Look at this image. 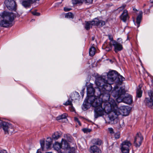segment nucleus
<instances>
[{
  "label": "nucleus",
  "mask_w": 153,
  "mask_h": 153,
  "mask_svg": "<svg viewBox=\"0 0 153 153\" xmlns=\"http://www.w3.org/2000/svg\"><path fill=\"white\" fill-rule=\"evenodd\" d=\"M95 83L98 88L96 89V91H98L95 96L99 97L102 101L105 102H109L112 99L110 98V91L111 90V85L108 83L106 84L103 79H97L95 81Z\"/></svg>",
  "instance_id": "f257e3e1"
},
{
  "label": "nucleus",
  "mask_w": 153,
  "mask_h": 153,
  "mask_svg": "<svg viewBox=\"0 0 153 153\" xmlns=\"http://www.w3.org/2000/svg\"><path fill=\"white\" fill-rule=\"evenodd\" d=\"M0 26L3 27L11 26L13 20L14 15L12 13L4 11L0 14Z\"/></svg>",
  "instance_id": "f03ea898"
},
{
  "label": "nucleus",
  "mask_w": 153,
  "mask_h": 153,
  "mask_svg": "<svg viewBox=\"0 0 153 153\" xmlns=\"http://www.w3.org/2000/svg\"><path fill=\"white\" fill-rule=\"evenodd\" d=\"M108 80H105L104 79L99 77L98 79H101L104 80V82L106 84L108 83L111 85V82H113L114 80L116 81L118 85H120L123 81L125 79L121 75L119 74L117 72L115 71H110L107 74Z\"/></svg>",
  "instance_id": "7ed1b4c3"
},
{
  "label": "nucleus",
  "mask_w": 153,
  "mask_h": 153,
  "mask_svg": "<svg viewBox=\"0 0 153 153\" xmlns=\"http://www.w3.org/2000/svg\"><path fill=\"white\" fill-rule=\"evenodd\" d=\"M104 106V112L106 114L114 113L115 115H119L117 112L118 107L114 100L111 99L109 102H105Z\"/></svg>",
  "instance_id": "20e7f679"
},
{
  "label": "nucleus",
  "mask_w": 153,
  "mask_h": 153,
  "mask_svg": "<svg viewBox=\"0 0 153 153\" xmlns=\"http://www.w3.org/2000/svg\"><path fill=\"white\" fill-rule=\"evenodd\" d=\"M125 93L124 89L122 88H119L118 86L116 85L114 87V90L112 92L113 95L115 97H117L116 99V100L118 103H120L123 101V97H122V95Z\"/></svg>",
  "instance_id": "39448f33"
},
{
  "label": "nucleus",
  "mask_w": 153,
  "mask_h": 153,
  "mask_svg": "<svg viewBox=\"0 0 153 153\" xmlns=\"http://www.w3.org/2000/svg\"><path fill=\"white\" fill-rule=\"evenodd\" d=\"M1 126L5 134H9L13 132L14 127L12 124L0 119V128Z\"/></svg>",
  "instance_id": "423d86ee"
},
{
  "label": "nucleus",
  "mask_w": 153,
  "mask_h": 153,
  "mask_svg": "<svg viewBox=\"0 0 153 153\" xmlns=\"http://www.w3.org/2000/svg\"><path fill=\"white\" fill-rule=\"evenodd\" d=\"M90 105L95 108L102 105V101L97 96H92L88 98Z\"/></svg>",
  "instance_id": "0eeeda50"
},
{
  "label": "nucleus",
  "mask_w": 153,
  "mask_h": 153,
  "mask_svg": "<svg viewBox=\"0 0 153 153\" xmlns=\"http://www.w3.org/2000/svg\"><path fill=\"white\" fill-rule=\"evenodd\" d=\"M52 139L51 137L47 138L46 141L45 145V140L42 139L40 140V144L42 150H44L45 149L49 148L52 144Z\"/></svg>",
  "instance_id": "6e6552de"
},
{
  "label": "nucleus",
  "mask_w": 153,
  "mask_h": 153,
  "mask_svg": "<svg viewBox=\"0 0 153 153\" xmlns=\"http://www.w3.org/2000/svg\"><path fill=\"white\" fill-rule=\"evenodd\" d=\"M103 116L106 123L109 124H115L117 123L118 121V115H105Z\"/></svg>",
  "instance_id": "1a4fd4ad"
},
{
  "label": "nucleus",
  "mask_w": 153,
  "mask_h": 153,
  "mask_svg": "<svg viewBox=\"0 0 153 153\" xmlns=\"http://www.w3.org/2000/svg\"><path fill=\"white\" fill-rule=\"evenodd\" d=\"M131 144L128 140H126L123 141L121 144V149L123 153H129V148Z\"/></svg>",
  "instance_id": "9d476101"
},
{
  "label": "nucleus",
  "mask_w": 153,
  "mask_h": 153,
  "mask_svg": "<svg viewBox=\"0 0 153 153\" xmlns=\"http://www.w3.org/2000/svg\"><path fill=\"white\" fill-rule=\"evenodd\" d=\"M61 146L62 149L66 150V152L71 153L74 151V148L73 147L71 149L67 141L65 140L62 139Z\"/></svg>",
  "instance_id": "9b49d317"
},
{
  "label": "nucleus",
  "mask_w": 153,
  "mask_h": 153,
  "mask_svg": "<svg viewBox=\"0 0 153 153\" xmlns=\"http://www.w3.org/2000/svg\"><path fill=\"white\" fill-rule=\"evenodd\" d=\"M118 109L117 112L119 115H127L129 114L131 108L128 106H122Z\"/></svg>",
  "instance_id": "f8f14e48"
},
{
  "label": "nucleus",
  "mask_w": 153,
  "mask_h": 153,
  "mask_svg": "<svg viewBox=\"0 0 153 153\" xmlns=\"http://www.w3.org/2000/svg\"><path fill=\"white\" fill-rule=\"evenodd\" d=\"M5 4L7 7L11 10H15L16 4L14 0H6L5 1Z\"/></svg>",
  "instance_id": "ddd939ff"
},
{
  "label": "nucleus",
  "mask_w": 153,
  "mask_h": 153,
  "mask_svg": "<svg viewBox=\"0 0 153 153\" xmlns=\"http://www.w3.org/2000/svg\"><path fill=\"white\" fill-rule=\"evenodd\" d=\"M143 137L140 132L137 133L135 138L134 143L137 147H139L141 145L143 140Z\"/></svg>",
  "instance_id": "4468645a"
},
{
  "label": "nucleus",
  "mask_w": 153,
  "mask_h": 153,
  "mask_svg": "<svg viewBox=\"0 0 153 153\" xmlns=\"http://www.w3.org/2000/svg\"><path fill=\"white\" fill-rule=\"evenodd\" d=\"M87 97L89 98V97L92 96H93L94 95L95 96V94H97L98 92H95V90L93 87V84L90 83L89 85H88L87 86Z\"/></svg>",
  "instance_id": "2eb2a0df"
},
{
  "label": "nucleus",
  "mask_w": 153,
  "mask_h": 153,
  "mask_svg": "<svg viewBox=\"0 0 153 153\" xmlns=\"http://www.w3.org/2000/svg\"><path fill=\"white\" fill-rule=\"evenodd\" d=\"M91 25H96L102 27L105 25V21L102 20H100L97 18L94 19L92 21H91Z\"/></svg>",
  "instance_id": "dca6fc26"
},
{
  "label": "nucleus",
  "mask_w": 153,
  "mask_h": 153,
  "mask_svg": "<svg viewBox=\"0 0 153 153\" xmlns=\"http://www.w3.org/2000/svg\"><path fill=\"white\" fill-rule=\"evenodd\" d=\"M112 43V45L114 47V51L116 53L123 49V48L122 45L116 41L113 40Z\"/></svg>",
  "instance_id": "f3484780"
},
{
  "label": "nucleus",
  "mask_w": 153,
  "mask_h": 153,
  "mask_svg": "<svg viewBox=\"0 0 153 153\" xmlns=\"http://www.w3.org/2000/svg\"><path fill=\"white\" fill-rule=\"evenodd\" d=\"M120 19L123 22H125L127 20L129 19L128 11L126 10H124L121 15L120 16Z\"/></svg>",
  "instance_id": "a211bd4d"
},
{
  "label": "nucleus",
  "mask_w": 153,
  "mask_h": 153,
  "mask_svg": "<svg viewBox=\"0 0 153 153\" xmlns=\"http://www.w3.org/2000/svg\"><path fill=\"white\" fill-rule=\"evenodd\" d=\"M94 111L95 115H104V110L102 105L97 107L94 108Z\"/></svg>",
  "instance_id": "6ab92c4d"
},
{
  "label": "nucleus",
  "mask_w": 153,
  "mask_h": 153,
  "mask_svg": "<svg viewBox=\"0 0 153 153\" xmlns=\"http://www.w3.org/2000/svg\"><path fill=\"white\" fill-rule=\"evenodd\" d=\"M144 101L146 106L151 108H153V99L146 98Z\"/></svg>",
  "instance_id": "aec40b11"
},
{
  "label": "nucleus",
  "mask_w": 153,
  "mask_h": 153,
  "mask_svg": "<svg viewBox=\"0 0 153 153\" xmlns=\"http://www.w3.org/2000/svg\"><path fill=\"white\" fill-rule=\"evenodd\" d=\"M90 152L93 153H101V150L97 147V146L94 145L91 147Z\"/></svg>",
  "instance_id": "412c9836"
},
{
  "label": "nucleus",
  "mask_w": 153,
  "mask_h": 153,
  "mask_svg": "<svg viewBox=\"0 0 153 153\" xmlns=\"http://www.w3.org/2000/svg\"><path fill=\"white\" fill-rule=\"evenodd\" d=\"M132 102V98L131 95H127L123 98V102L126 104H131Z\"/></svg>",
  "instance_id": "4be33fe9"
},
{
  "label": "nucleus",
  "mask_w": 153,
  "mask_h": 153,
  "mask_svg": "<svg viewBox=\"0 0 153 153\" xmlns=\"http://www.w3.org/2000/svg\"><path fill=\"white\" fill-rule=\"evenodd\" d=\"M90 105L88 99V98L86 99L83 104L82 107V109L84 111L87 110L89 108V106Z\"/></svg>",
  "instance_id": "5701e85b"
},
{
  "label": "nucleus",
  "mask_w": 153,
  "mask_h": 153,
  "mask_svg": "<svg viewBox=\"0 0 153 153\" xmlns=\"http://www.w3.org/2000/svg\"><path fill=\"white\" fill-rule=\"evenodd\" d=\"M94 46V44H92V46L89 49V53L90 56H93L95 53L96 50Z\"/></svg>",
  "instance_id": "b1692460"
},
{
  "label": "nucleus",
  "mask_w": 153,
  "mask_h": 153,
  "mask_svg": "<svg viewBox=\"0 0 153 153\" xmlns=\"http://www.w3.org/2000/svg\"><path fill=\"white\" fill-rule=\"evenodd\" d=\"M79 97V93L77 92H75L71 94L70 97L72 100H75L78 99Z\"/></svg>",
  "instance_id": "393cba45"
},
{
  "label": "nucleus",
  "mask_w": 153,
  "mask_h": 153,
  "mask_svg": "<svg viewBox=\"0 0 153 153\" xmlns=\"http://www.w3.org/2000/svg\"><path fill=\"white\" fill-rule=\"evenodd\" d=\"M72 101L73 100H71V99H69L67 101L63 104L64 105H71V108L70 109V110L72 111H73L74 110V108L73 107L72 103Z\"/></svg>",
  "instance_id": "a878e982"
},
{
  "label": "nucleus",
  "mask_w": 153,
  "mask_h": 153,
  "mask_svg": "<svg viewBox=\"0 0 153 153\" xmlns=\"http://www.w3.org/2000/svg\"><path fill=\"white\" fill-rule=\"evenodd\" d=\"M91 142L93 144L98 145H101L102 143V140L98 138L93 139Z\"/></svg>",
  "instance_id": "bb28decb"
},
{
  "label": "nucleus",
  "mask_w": 153,
  "mask_h": 153,
  "mask_svg": "<svg viewBox=\"0 0 153 153\" xmlns=\"http://www.w3.org/2000/svg\"><path fill=\"white\" fill-rule=\"evenodd\" d=\"M61 135V132H60L56 131L52 135L53 139L55 140H57L60 137Z\"/></svg>",
  "instance_id": "cd10ccee"
},
{
  "label": "nucleus",
  "mask_w": 153,
  "mask_h": 153,
  "mask_svg": "<svg viewBox=\"0 0 153 153\" xmlns=\"http://www.w3.org/2000/svg\"><path fill=\"white\" fill-rule=\"evenodd\" d=\"M142 87V85H140L138 86L137 91V96L138 97H140L142 96V92L141 90V88Z\"/></svg>",
  "instance_id": "c85d7f7f"
},
{
  "label": "nucleus",
  "mask_w": 153,
  "mask_h": 153,
  "mask_svg": "<svg viewBox=\"0 0 153 153\" xmlns=\"http://www.w3.org/2000/svg\"><path fill=\"white\" fill-rule=\"evenodd\" d=\"M31 3H32L31 2L27 1L24 0L22 2V5L25 8H27L30 6Z\"/></svg>",
  "instance_id": "c756f323"
},
{
  "label": "nucleus",
  "mask_w": 153,
  "mask_h": 153,
  "mask_svg": "<svg viewBox=\"0 0 153 153\" xmlns=\"http://www.w3.org/2000/svg\"><path fill=\"white\" fill-rule=\"evenodd\" d=\"M53 147L55 150L58 151L62 148L61 144L58 142H56L53 145Z\"/></svg>",
  "instance_id": "7c9ffc66"
},
{
  "label": "nucleus",
  "mask_w": 153,
  "mask_h": 153,
  "mask_svg": "<svg viewBox=\"0 0 153 153\" xmlns=\"http://www.w3.org/2000/svg\"><path fill=\"white\" fill-rule=\"evenodd\" d=\"M85 28L87 30H88L90 28H91L92 25H91V21L85 22Z\"/></svg>",
  "instance_id": "2f4dec72"
},
{
  "label": "nucleus",
  "mask_w": 153,
  "mask_h": 153,
  "mask_svg": "<svg viewBox=\"0 0 153 153\" xmlns=\"http://www.w3.org/2000/svg\"><path fill=\"white\" fill-rule=\"evenodd\" d=\"M142 15L140 14L139 15L136 19V22L137 24V27H138L140 26V24L142 19Z\"/></svg>",
  "instance_id": "473e14b6"
},
{
  "label": "nucleus",
  "mask_w": 153,
  "mask_h": 153,
  "mask_svg": "<svg viewBox=\"0 0 153 153\" xmlns=\"http://www.w3.org/2000/svg\"><path fill=\"white\" fill-rule=\"evenodd\" d=\"M66 115H59L56 117V120H64L65 121V122L66 120H67L66 119Z\"/></svg>",
  "instance_id": "72a5a7b5"
},
{
  "label": "nucleus",
  "mask_w": 153,
  "mask_h": 153,
  "mask_svg": "<svg viewBox=\"0 0 153 153\" xmlns=\"http://www.w3.org/2000/svg\"><path fill=\"white\" fill-rule=\"evenodd\" d=\"M72 1L73 3L74 4L82 3L84 1L87 3L86 0H72Z\"/></svg>",
  "instance_id": "f704fd0d"
},
{
  "label": "nucleus",
  "mask_w": 153,
  "mask_h": 153,
  "mask_svg": "<svg viewBox=\"0 0 153 153\" xmlns=\"http://www.w3.org/2000/svg\"><path fill=\"white\" fill-rule=\"evenodd\" d=\"M64 138L66 139L65 140L67 141V140L69 142H70L72 140V137L69 134H66L64 136Z\"/></svg>",
  "instance_id": "c9c22d12"
},
{
  "label": "nucleus",
  "mask_w": 153,
  "mask_h": 153,
  "mask_svg": "<svg viewBox=\"0 0 153 153\" xmlns=\"http://www.w3.org/2000/svg\"><path fill=\"white\" fill-rule=\"evenodd\" d=\"M114 137L116 139H118L120 137V133L119 132H117L114 134Z\"/></svg>",
  "instance_id": "e433bc0d"
},
{
  "label": "nucleus",
  "mask_w": 153,
  "mask_h": 153,
  "mask_svg": "<svg viewBox=\"0 0 153 153\" xmlns=\"http://www.w3.org/2000/svg\"><path fill=\"white\" fill-rule=\"evenodd\" d=\"M65 17L68 18H73V14L69 12L66 14Z\"/></svg>",
  "instance_id": "4c0bfd02"
},
{
  "label": "nucleus",
  "mask_w": 153,
  "mask_h": 153,
  "mask_svg": "<svg viewBox=\"0 0 153 153\" xmlns=\"http://www.w3.org/2000/svg\"><path fill=\"white\" fill-rule=\"evenodd\" d=\"M119 126H118V128L120 129V128H122L124 126V123L123 120H120V122Z\"/></svg>",
  "instance_id": "58836bf2"
},
{
  "label": "nucleus",
  "mask_w": 153,
  "mask_h": 153,
  "mask_svg": "<svg viewBox=\"0 0 153 153\" xmlns=\"http://www.w3.org/2000/svg\"><path fill=\"white\" fill-rule=\"evenodd\" d=\"M148 93L150 97V99H153V91L152 90H149L148 91Z\"/></svg>",
  "instance_id": "ea45409f"
},
{
  "label": "nucleus",
  "mask_w": 153,
  "mask_h": 153,
  "mask_svg": "<svg viewBox=\"0 0 153 153\" xmlns=\"http://www.w3.org/2000/svg\"><path fill=\"white\" fill-rule=\"evenodd\" d=\"M82 131L84 133H88L90 132L91 130L87 128H84L82 129Z\"/></svg>",
  "instance_id": "a19ab883"
},
{
  "label": "nucleus",
  "mask_w": 153,
  "mask_h": 153,
  "mask_svg": "<svg viewBox=\"0 0 153 153\" xmlns=\"http://www.w3.org/2000/svg\"><path fill=\"white\" fill-rule=\"evenodd\" d=\"M108 131L111 135L113 134L114 132L113 128H108Z\"/></svg>",
  "instance_id": "79ce46f5"
},
{
  "label": "nucleus",
  "mask_w": 153,
  "mask_h": 153,
  "mask_svg": "<svg viewBox=\"0 0 153 153\" xmlns=\"http://www.w3.org/2000/svg\"><path fill=\"white\" fill-rule=\"evenodd\" d=\"M74 120L75 122H77L78 123V124L80 126L81 125V124L80 123V121L79 120L78 118H77L76 117H74Z\"/></svg>",
  "instance_id": "37998d69"
},
{
  "label": "nucleus",
  "mask_w": 153,
  "mask_h": 153,
  "mask_svg": "<svg viewBox=\"0 0 153 153\" xmlns=\"http://www.w3.org/2000/svg\"><path fill=\"white\" fill-rule=\"evenodd\" d=\"M32 14L34 16H39L40 15V13H39L37 12L36 11H33L32 12Z\"/></svg>",
  "instance_id": "c03bdc74"
},
{
  "label": "nucleus",
  "mask_w": 153,
  "mask_h": 153,
  "mask_svg": "<svg viewBox=\"0 0 153 153\" xmlns=\"http://www.w3.org/2000/svg\"><path fill=\"white\" fill-rule=\"evenodd\" d=\"M126 6V5H123L121 7H119L118 9L120 11H121L123 10L125 8V7Z\"/></svg>",
  "instance_id": "a18cd8bd"
},
{
  "label": "nucleus",
  "mask_w": 153,
  "mask_h": 153,
  "mask_svg": "<svg viewBox=\"0 0 153 153\" xmlns=\"http://www.w3.org/2000/svg\"><path fill=\"white\" fill-rule=\"evenodd\" d=\"M105 50L106 51H109L111 50V45L110 47H106L105 48Z\"/></svg>",
  "instance_id": "49530a36"
},
{
  "label": "nucleus",
  "mask_w": 153,
  "mask_h": 153,
  "mask_svg": "<svg viewBox=\"0 0 153 153\" xmlns=\"http://www.w3.org/2000/svg\"><path fill=\"white\" fill-rule=\"evenodd\" d=\"M71 10V9L68 8L66 7L64 8V10L65 11H70Z\"/></svg>",
  "instance_id": "de8ad7c7"
},
{
  "label": "nucleus",
  "mask_w": 153,
  "mask_h": 153,
  "mask_svg": "<svg viewBox=\"0 0 153 153\" xmlns=\"http://www.w3.org/2000/svg\"><path fill=\"white\" fill-rule=\"evenodd\" d=\"M87 3H91L93 1V0H86Z\"/></svg>",
  "instance_id": "09e8293b"
},
{
  "label": "nucleus",
  "mask_w": 153,
  "mask_h": 153,
  "mask_svg": "<svg viewBox=\"0 0 153 153\" xmlns=\"http://www.w3.org/2000/svg\"><path fill=\"white\" fill-rule=\"evenodd\" d=\"M30 1L32 3H33L36 1H39V0H28Z\"/></svg>",
  "instance_id": "8fccbe9b"
},
{
  "label": "nucleus",
  "mask_w": 153,
  "mask_h": 153,
  "mask_svg": "<svg viewBox=\"0 0 153 153\" xmlns=\"http://www.w3.org/2000/svg\"><path fill=\"white\" fill-rule=\"evenodd\" d=\"M36 153H42L41 150L40 149H38L37 150Z\"/></svg>",
  "instance_id": "3c124183"
},
{
  "label": "nucleus",
  "mask_w": 153,
  "mask_h": 153,
  "mask_svg": "<svg viewBox=\"0 0 153 153\" xmlns=\"http://www.w3.org/2000/svg\"><path fill=\"white\" fill-rule=\"evenodd\" d=\"M104 115H95V118H97L98 117L101 116H104Z\"/></svg>",
  "instance_id": "603ef678"
},
{
  "label": "nucleus",
  "mask_w": 153,
  "mask_h": 153,
  "mask_svg": "<svg viewBox=\"0 0 153 153\" xmlns=\"http://www.w3.org/2000/svg\"><path fill=\"white\" fill-rule=\"evenodd\" d=\"M0 153H7V152L3 150H0Z\"/></svg>",
  "instance_id": "864d4df0"
},
{
  "label": "nucleus",
  "mask_w": 153,
  "mask_h": 153,
  "mask_svg": "<svg viewBox=\"0 0 153 153\" xmlns=\"http://www.w3.org/2000/svg\"><path fill=\"white\" fill-rule=\"evenodd\" d=\"M95 39V37H93L92 38V41H94Z\"/></svg>",
  "instance_id": "5fc2aeb1"
},
{
  "label": "nucleus",
  "mask_w": 153,
  "mask_h": 153,
  "mask_svg": "<svg viewBox=\"0 0 153 153\" xmlns=\"http://www.w3.org/2000/svg\"><path fill=\"white\" fill-rule=\"evenodd\" d=\"M150 1L151 3H153V0H150Z\"/></svg>",
  "instance_id": "6e6d98bb"
},
{
  "label": "nucleus",
  "mask_w": 153,
  "mask_h": 153,
  "mask_svg": "<svg viewBox=\"0 0 153 153\" xmlns=\"http://www.w3.org/2000/svg\"><path fill=\"white\" fill-rule=\"evenodd\" d=\"M110 39L111 41H112V38H110Z\"/></svg>",
  "instance_id": "4d7b16f0"
},
{
  "label": "nucleus",
  "mask_w": 153,
  "mask_h": 153,
  "mask_svg": "<svg viewBox=\"0 0 153 153\" xmlns=\"http://www.w3.org/2000/svg\"><path fill=\"white\" fill-rule=\"evenodd\" d=\"M46 153H52L51 152H47Z\"/></svg>",
  "instance_id": "13d9d810"
},
{
  "label": "nucleus",
  "mask_w": 153,
  "mask_h": 153,
  "mask_svg": "<svg viewBox=\"0 0 153 153\" xmlns=\"http://www.w3.org/2000/svg\"><path fill=\"white\" fill-rule=\"evenodd\" d=\"M63 115H65V114H63Z\"/></svg>",
  "instance_id": "bf43d9fd"
},
{
  "label": "nucleus",
  "mask_w": 153,
  "mask_h": 153,
  "mask_svg": "<svg viewBox=\"0 0 153 153\" xmlns=\"http://www.w3.org/2000/svg\"><path fill=\"white\" fill-rule=\"evenodd\" d=\"M124 116H126L127 115H124Z\"/></svg>",
  "instance_id": "052dcab7"
}]
</instances>
